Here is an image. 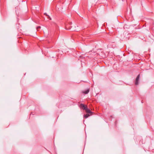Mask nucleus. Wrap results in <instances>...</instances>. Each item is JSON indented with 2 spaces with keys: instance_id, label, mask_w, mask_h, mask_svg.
Listing matches in <instances>:
<instances>
[{
  "instance_id": "2",
  "label": "nucleus",
  "mask_w": 154,
  "mask_h": 154,
  "mask_svg": "<svg viewBox=\"0 0 154 154\" xmlns=\"http://www.w3.org/2000/svg\"><path fill=\"white\" fill-rule=\"evenodd\" d=\"M79 107L80 108L83 109H86V108L87 107V106H85L84 104L82 103H81L80 104Z\"/></svg>"
},
{
  "instance_id": "4",
  "label": "nucleus",
  "mask_w": 154,
  "mask_h": 154,
  "mask_svg": "<svg viewBox=\"0 0 154 154\" xmlns=\"http://www.w3.org/2000/svg\"><path fill=\"white\" fill-rule=\"evenodd\" d=\"M85 110H86V111L87 113H92L89 109L87 108V107L86 108V109Z\"/></svg>"
},
{
  "instance_id": "6",
  "label": "nucleus",
  "mask_w": 154,
  "mask_h": 154,
  "mask_svg": "<svg viewBox=\"0 0 154 154\" xmlns=\"http://www.w3.org/2000/svg\"><path fill=\"white\" fill-rule=\"evenodd\" d=\"M44 14H45V15H46L47 16H48V18H49L50 19V20H51V18H50V17L49 16H48V15H47V14H46V13H45Z\"/></svg>"
},
{
  "instance_id": "1",
  "label": "nucleus",
  "mask_w": 154,
  "mask_h": 154,
  "mask_svg": "<svg viewBox=\"0 0 154 154\" xmlns=\"http://www.w3.org/2000/svg\"><path fill=\"white\" fill-rule=\"evenodd\" d=\"M140 78V75H138L137 76L135 80V84L136 85H138V81Z\"/></svg>"
},
{
  "instance_id": "3",
  "label": "nucleus",
  "mask_w": 154,
  "mask_h": 154,
  "mask_svg": "<svg viewBox=\"0 0 154 154\" xmlns=\"http://www.w3.org/2000/svg\"><path fill=\"white\" fill-rule=\"evenodd\" d=\"M89 91V89H87L86 91H82V93L85 94H87Z\"/></svg>"
},
{
  "instance_id": "7",
  "label": "nucleus",
  "mask_w": 154,
  "mask_h": 154,
  "mask_svg": "<svg viewBox=\"0 0 154 154\" xmlns=\"http://www.w3.org/2000/svg\"><path fill=\"white\" fill-rule=\"evenodd\" d=\"M40 26H38V27H37V29H38L40 28Z\"/></svg>"
},
{
  "instance_id": "5",
  "label": "nucleus",
  "mask_w": 154,
  "mask_h": 154,
  "mask_svg": "<svg viewBox=\"0 0 154 154\" xmlns=\"http://www.w3.org/2000/svg\"><path fill=\"white\" fill-rule=\"evenodd\" d=\"M90 116V115L88 114H87L86 115H84V117L85 118H87L88 117Z\"/></svg>"
}]
</instances>
